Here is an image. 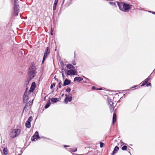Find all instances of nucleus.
I'll use <instances>...</instances> for the list:
<instances>
[{
    "mask_svg": "<svg viewBox=\"0 0 155 155\" xmlns=\"http://www.w3.org/2000/svg\"><path fill=\"white\" fill-rule=\"evenodd\" d=\"M12 3H13V7L12 14L13 16H16L18 15L20 11V2L18 0H13Z\"/></svg>",
    "mask_w": 155,
    "mask_h": 155,
    "instance_id": "1",
    "label": "nucleus"
},
{
    "mask_svg": "<svg viewBox=\"0 0 155 155\" xmlns=\"http://www.w3.org/2000/svg\"><path fill=\"white\" fill-rule=\"evenodd\" d=\"M117 4L120 9L123 11L127 12L130 8V5L127 4L118 2H117Z\"/></svg>",
    "mask_w": 155,
    "mask_h": 155,
    "instance_id": "2",
    "label": "nucleus"
},
{
    "mask_svg": "<svg viewBox=\"0 0 155 155\" xmlns=\"http://www.w3.org/2000/svg\"><path fill=\"white\" fill-rule=\"evenodd\" d=\"M20 130L19 129L13 130L10 134V136L12 138H15L20 134Z\"/></svg>",
    "mask_w": 155,
    "mask_h": 155,
    "instance_id": "3",
    "label": "nucleus"
},
{
    "mask_svg": "<svg viewBox=\"0 0 155 155\" xmlns=\"http://www.w3.org/2000/svg\"><path fill=\"white\" fill-rule=\"evenodd\" d=\"M36 71L35 70L32 68H30L28 71V75L31 79H32L35 76Z\"/></svg>",
    "mask_w": 155,
    "mask_h": 155,
    "instance_id": "4",
    "label": "nucleus"
},
{
    "mask_svg": "<svg viewBox=\"0 0 155 155\" xmlns=\"http://www.w3.org/2000/svg\"><path fill=\"white\" fill-rule=\"evenodd\" d=\"M27 88L26 89L25 92L23 97V101L24 102L26 103L28 100V95L29 94L28 91H27Z\"/></svg>",
    "mask_w": 155,
    "mask_h": 155,
    "instance_id": "5",
    "label": "nucleus"
},
{
    "mask_svg": "<svg viewBox=\"0 0 155 155\" xmlns=\"http://www.w3.org/2000/svg\"><path fill=\"white\" fill-rule=\"evenodd\" d=\"M32 120V117L31 116H30L28 120L26 121L25 125L27 128H29L31 126L30 122Z\"/></svg>",
    "mask_w": 155,
    "mask_h": 155,
    "instance_id": "6",
    "label": "nucleus"
},
{
    "mask_svg": "<svg viewBox=\"0 0 155 155\" xmlns=\"http://www.w3.org/2000/svg\"><path fill=\"white\" fill-rule=\"evenodd\" d=\"M78 72L76 71H74L72 69L68 70L67 71V75H77Z\"/></svg>",
    "mask_w": 155,
    "mask_h": 155,
    "instance_id": "7",
    "label": "nucleus"
},
{
    "mask_svg": "<svg viewBox=\"0 0 155 155\" xmlns=\"http://www.w3.org/2000/svg\"><path fill=\"white\" fill-rule=\"evenodd\" d=\"M66 97L64 99V102L65 104H67L68 102H70L72 100V97H68L67 95H65Z\"/></svg>",
    "mask_w": 155,
    "mask_h": 155,
    "instance_id": "8",
    "label": "nucleus"
},
{
    "mask_svg": "<svg viewBox=\"0 0 155 155\" xmlns=\"http://www.w3.org/2000/svg\"><path fill=\"white\" fill-rule=\"evenodd\" d=\"M35 87V82H33L32 83L30 89L29 91L30 93L34 91Z\"/></svg>",
    "mask_w": 155,
    "mask_h": 155,
    "instance_id": "9",
    "label": "nucleus"
},
{
    "mask_svg": "<svg viewBox=\"0 0 155 155\" xmlns=\"http://www.w3.org/2000/svg\"><path fill=\"white\" fill-rule=\"evenodd\" d=\"M39 137L38 132L37 131H36L35 133V134L33 136V139H32V140H35V139H37Z\"/></svg>",
    "mask_w": 155,
    "mask_h": 155,
    "instance_id": "10",
    "label": "nucleus"
},
{
    "mask_svg": "<svg viewBox=\"0 0 155 155\" xmlns=\"http://www.w3.org/2000/svg\"><path fill=\"white\" fill-rule=\"evenodd\" d=\"M108 102L109 104L110 105V108H112L113 109L114 105V103L111 101L110 100H108Z\"/></svg>",
    "mask_w": 155,
    "mask_h": 155,
    "instance_id": "11",
    "label": "nucleus"
},
{
    "mask_svg": "<svg viewBox=\"0 0 155 155\" xmlns=\"http://www.w3.org/2000/svg\"><path fill=\"white\" fill-rule=\"evenodd\" d=\"M83 80V79L81 77H75L74 79V81H82Z\"/></svg>",
    "mask_w": 155,
    "mask_h": 155,
    "instance_id": "12",
    "label": "nucleus"
},
{
    "mask_svg": "<svg viewBox=\"0 0 155 155\" xmlns=\"http://www.w3.org/2000/svg\"><path fill=\"white\" fill-rule=\"evenodd\" d=\"M150 77L149 76L147 79H145L143 83L141 85V86H143L146 84L149 80L150 79Z\"/></svg>",
    "mask_w": 155,
    "mask_h": 155,
    "instance_id": "13",
    "label": "nucleus"
},
{
    "mask_svg": "<svg viewBox=\"0 0 155 155\" xmlns=\"http://www.w3.org/2000/svg\"><path fill=\"white\" fill-rule=\"evenodd\" d=\"M70 83V80H69L67 79H65V81L64 82L63 85L64 86H65L66 85H68V84H69Z\"/></svg>",
    "mask_w": 155,
    "mask_h": 155,
    "instance_id": "14",
    "label": "nucleus"
},
{
    "mask_svg": "<svg viewBox=\"0 0 155 155\" xmlns=\"http://www.w3.org/2000/svg\"><path fill=\"white\" fill-rule=\"evenodd\" d=\"M117 119V115L115 113H114L113 115V123H114L115 122Z\"/></svg>",
    "mask_w": 155,
    "mask_h": 155,
    "instance_id": "15",
    "label": "nucleus"
},
{
    "mask_svg": "<svg viewBox=\"0 0 155 155\" xmlns=\"http://www.w3.org/2000/svg\"><path fill=\"white\" fill-rule=\"evenodd\" d=\"M119 147L117 146H116L115 147L114 150L113 151V154H115L117 153V151L119 150Z\"/></svg>",
    "mask_w": 155,
    "mask_h": 155,
    "instance_id": "16",
    "label": "nucleus"
},
{
    "mask_svg": "<svg viewBox=\"0 0 155 155\" xmlns=\"http://www.w3.org/2000/svg\"><path fill=\"white\" fill-rule=\"evenodd\" d=\"M50 53V51L48 50V48L47 47L46 48V51L45 52L44 55H45V56L47 57L48 55Z\"/></svg>",
    "mask_w": 155,
    "mask_h": 155,
    "instance_id": "17",
    "label": "nucleus"
},
{
    "mask_svg": "<svg viewBox=\"0 0 155 155\" xmlns=\"http://www.w3.org/2000/svg\"><path fill=\"white\" fill-rule=\"evenodd\" d=\"M66 67L69 69H74V67L71 64H69L66 65Z\"/></svg>",
    "mask_w": 155,
    "mask_h": 155,
    "instance_id": "18",
    "label": "nucleus"
},
{
    "mask_svg": "<svg viewBox=\"0 0 155 155\" xmlns=\"http://www.w3.org/2000/svg\"><path fill=\"white\" fill-rule=\"evenodd\" d=\"M51 104V103L50 102V101L48 102L46 104V105L45 106V108H48L50 105Z\"/></svg>",
    "mask_w": 155,
    "mask_h": 155,
    "instance_id": "19",
    "label": "nucleus"
},
{
    "mask_svg": "<svg viewBox=\"0 0 155 155\" xmlns=\"http://www.w3.org/2000/svg\"><path fill=\"white\" fill-rule=\"evenodd\" d=\"M51 101L52 102L56 103L58 101V99L57 98H52Z\"/></svg>",
    "mask_w": 155,
    "mask_h": 155,
    "instance_id": "20",
    "label": "nucleus"
},
{
    "mask_svg": "<svg viewBox=\"0 0 155 155\" xmlns=\"http://www.w3.org/2000/svg\"><path fill=\"white\" fill-rule=\"evenodd\" d=\"M8 149L7 148H4L3 149V152L5 155H7V153Z\"/></svg>",
    "mask_w": 155,
    "mask_h": 155,
    "instance_id": "21",
    "label": "nucleus"
},
{
    "mask_svg": "<svg viewBox=\"0 0 155 155\" xmlns=\"http://www.w3.org/2000/svg\"><path fill=\"white\" fill-rule=\"evenodd\" d=\"M127 148V147L126 146H124L123 147H122V149L124 150H126Z\"/></svg>",
    "mask_w": 155,
    "mask_h": 155,
    "instance_id": "22",
    "label": "nucleus"
},
{
    "mask_svg": "<svg viewBox=\"0 0 155 155\" xmlns=\"http://www.w3.org/2000/svg\"><path fill=\"white\" fill-rule=\"evenodd\" d=\"M56 5H53V9L54 11L56 10Z\"/></svg>",
    "mask_w": 155,
    "mask_h": 155,
    "instance_id": "23",
    "label": "nucleus"
},
{
    "mask_svg": "<svg viewBox=\"0 0 155 155\" xmlns=\"http://www.w3.org/2000/svg\"><path fill=\"white\" fill-rule=\"evenodd\" d=\"M46 57H47V56H45V55H44V57H43V60L42 61V63H43L44 62L45 60V59Z\"/></svg>",
    "mask_w": 155,
    "mask_h": 155,
    "instance_id": "24",
    "label": "nucleus"
},
{
    "mask_svg": "<svg viewBox=\"0 0 155 155\" xmlns=\"http://www.w3.org/2000/svg\"><path fill=\"white\" fill-rule=\"evenodd\" d=\"M33 100V99L31 102L30 101H29L28 103V105L30 106L31 104H32Z\"/></svg>",
    "mask_w": 155,
    "mask_h": 155,
    "instance_id": "25",
    "label": "nucleus"
},
{
    "mask_svg": "<svg viewBox=\"0 0 155 155\" xmlns=\"http://www.w3.org/2000/svg\"><path fill=\"white\" fill-rule=\"evenodd\" d=\"M100 144L101 147V148L104 145V143H103L101 142L100 143Z\"/></svg>",
    "mask_w": 155,
    "mask_h": 155,
    "instance_id": "26",
    "label": "nucleus"
},
{
    "mask_svg": "<svg viewBox=\"0 0 155 155\" xmlns=\"http://www.w3.org/2000/svg\"><path fill=\"white\" fill-rule=\"evenodd\" d=\"M55 83H53V84H52L51 85V88H52V87H55Z\"/></svg>",
    "mask_w": 155,
    "mask_h": 155,
    "instance_id": "27",
    "label": "nucleus"
},
{
    "mask_svg": "<svg viewBox=\"0 0 155 155\" xmlns=\"http://www.w3.org/2000/svg\"><path fill=\"white\" fill-rule=\"evenodd\" d=\"M51 35H53V29H52V27H51Z\"/></svg>",
    "mask_w": 155,
    "mask_h": 155,
    "instance_id": "28",
    "label": "nucleus"
},
{
    "mask_svg": "<svg viewBox=\"0 0 155 155\" xmlns=\"http://www.w3.org/2000/svg\"><path fill=\"white\" fill-rule=\"evenodd\" d=\"M66 91L68 92H70L71 91L70 88L69 87H68L67 89H66Z\"/></svg>",
    "mask_w": 155,
    "mask_h": 155,
    "instance_id": "29",
    "label": "nucleus"
},
{
    "mask_svg": "<svg viewBox=\"0 0 155 155\" xmlns=\"http://www.w3.org/2000/svg\"><path fill=\"white\" fill-rule=\"evenodd\" d=\"M57 87H58L59 88H60L61 87V84L60 82L59 83L58 85L57 86Z\"/></svg>",
    "mask_w": 155,
    "mask_h": 155,
    "instance_id": "30",
    "label": "nucleus"
},
{
    "mask_svg": "<svg viewBox=\"0 0 155 155\" xmlns=\"http://www.w3.org/2000/svg\"><path fill=\"white\" fill-rule=\"evenodd\" d=\"M72 63L74 65H75L76 64L75 61L74 60L72 61Z\"/></svg>",
    "mask_w": 155,
    "mask_h": 155,
    "instance_id": "31",
    "label": "nucleus"
},
{
    "mask_svg": "<svg viewBox=\"0 0 155 155\" xmlns=\"http://www.w3.org/2000/svg\"><path fill=\"white\" fill-rule=\"evenodd\" d=\"M109 4L111 5H112V4H114L116 6V4L115 3H113L112 2H109Z\"/></svg>",
    "mask_w": 155,
    "mask_h": 155,
    "instance_id": "32",
    "label": "nucleus"
},
{
    "mask_svg": "<svg viewBox=\"0 0 155 155\" xmlns=\"http://www.w3.org/2000/svg\"><path fill=\"white\" fill-rule=\"evenodd\" d=\"M63 69H62V77H63V78L64 79V74L63 73Z\"/></svg>",
    "mask_w": 155,
    "mask_h": 155,
    "instance_id": "33",
    "label": "nucleus"
},
{
    "mask_svg": "<svg viewBox=\"0 0 155 155\" xmlns=\"http://www.w3.org/2000/svg\"><path fill=\"white\" fill-rule=\"evenodd\" d=\"M120 143H121V145H122L124 144V143L121 141H120Z\"/></svg>",
    "mask_w": 155,
    "mask_h": 155,
    "instance_id": "34",
    "label": "nucleus"
},
{
    "mask_svg": "<svg viewBox=\"0 0 155 155\" xmlns=\"http://www.w3.org/2000/svg\"><path fill=\"white\" fill-rule=\"evenodd\" d=\"M58 3V2H54V5H57V4Z\"/></svg>",
    "mask_w": 155,
    "mask_h": 155,
    "instance_id": "35",
    "label": "nucleus"
},
{
    "mask_svg": "<svg viewBox=\"0 0 155 155\" xmlns=\"http://www.w3.org/2000/svg\"><path fill=\"white\" fill-rule=\"evenodd\" d=\"M151 85V84L150 83H149L147 85V86L148 87L149 86H150Z\"/></svg>",
    "mask_w": 155,
    "mask_h": 155,
    "instance_id": "36",
    "label": "nucleus"
},
{
    "mask_svg": "<svg viewBox=\"0 0 155 155\" xmlns=\"http://www.w3.org/2000/svg\"><path fill=\"white\" fill-rule=\"evenodd\" d=\"M95 88V87H92V90H94Z\"/></svg>",
    "mask_w": 155,
    "mask_h": 155,
    "instance_id": "37",
    "label": "nucleus"
},
{
    "mask_svg": "<svg viewBox=\"0 0 155 155\" xmlns=\"http://www.w3.org/2000/svg\"><path fill=\"white\" fill-rule=\"evenodd\" d=\"M26 108H26V106H25V107L24 108V110H25V111H26Z\"/></svg>",
    "mask_w": 155,
    "mask_h": 155,
    "instance_id": "38",
    "label": "nucleus"
},
{
    "mask_svg": "<svg viewBox=\"0 0 155 155\" xmlns=\"http://www.w3.org/2000/svg\"><path fill=\"white\" fill-rule=\"evenodd\" d=\"M101 89H101V88H99V89H97L96 90H101Z\"/></svg>",
    "mask_w": 155,
    "mask_h": 155,
    "instance_id": "39",
    "label": "nucleus"
},
{
    "mask_svg": "<svg viewBox=\"0 0 155 155\" xmlns=\"http://www.w3.org/2000/svg\"><path fill=\"white\" fill-rule=\"evenodd\" d=\"M58 0H55L54 1L58 2Z\"/></svg>",
    "mask_w": 155,
    "mask_h": 155,
    "instance_id": "40",
    "label": "nucleus"
},
{
    "mask_svg": "<svg viewBox=\"0 0 155 155\" xmlns=\"http://www.w3.org/2000/svg\"><path fill=\"white\" fill-rule=\"evenodd\" d=\"M64 147H69V146H66V145H64Z\"/></svg>",
    "mask_w": 155,
    "mask_h": 155,
    "instance_id": "41",
    "label": "nucleus"
},
{
    "mask_svg": "<svg viewBox=\"0 0 155 155\" xmlns=\"http://www.w3.org/2000/svg\"><path fill=\"white\" fill-rule=\"evenodd\" d=\"M112 5H114V6L115 7L116 6H116H115L114 4H112Z\"/></svg>",
    "mask_w": 155,
    "mask_h": 155,
    "instance_id": "42",
    "label": "nucleus"
},
{
    "mask_svg": "<svg viewBox=\"0 0 155 155\" xmlns=\"http://www.w3.org/2000/svg\"><path fill=\"white\" fill-rule=\"evenodd\" d=\"M63 95H64V94H63L62 95V96H63Z\"/></svg>",
    "mask_w": 155,
    "mask_h": 155,
    "instance_id": "43",
    "label": "nucleus"
},
{
    "mask_svg": "<svg viewBox=\"0 0 155 155\" xmlns=\"http://www.w3.org/2000/svg\"><path fill=\"white\" fill-rule=\"evenodd\" d=\"M76 151V150H75V151H74V152H75Z\"/></svg>",
    "mask_w": 155,
    "mask_h": 155,
    "instance_id": "44",
    "label": "nucleus"
},
{
    "mask_svg": "<svg viewBox=\"0 0 155 155\" xmlns=\"http://www.w3.org/2000/svg\"><path fill=\"white\" fill-rule=\"evenodd\" d=\"M153 13H155V12H153Z\"/></svg>",
    "mask_w": 155,
    "mask_h": 155,
    "instance_id": "45",
    "label": "nucleus"
},
{
    "mask_svg": "<svg viewBox=\"0 0 155 155\" xmlns=\"http://www.w3.org/2000/svg\"><path fill=\"white\" fill-rule=\"evenodd\" d=\"M80 155H82V154H80Z\"/></svg>",
    "mask_w": 155,
    "mask_h": 155,
    "instance_id": "46",
    "label": "nucleus"
}]
</instances>
